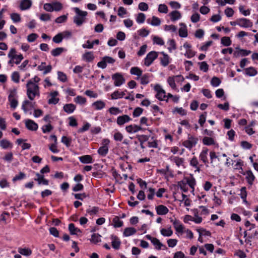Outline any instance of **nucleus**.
Returning a JSON list of instances; mask_svg holds the SVG:
<instances>
[{
	"instance_id": "1",
	"label": "nucleus",
	"mask_w": 258,
	"mask_h": 258,
	"mask_svg": "<svg viewBox=\"0 0 258 258\" xmlns=\"http://www.w3.org/2000/svg\"><path fill=\"white\" fill-rule=\"evenodd\" d=\"M26 88L27 95L30 100H33L36 96H40L39 87L37 84L33 83L32 80L27 82Z\"/></svg>"
},
{
	"instance_id": "2",
	"label": "nucleus",
	"mask_w": 258,
	"mask_h": 258,
	"mask_svg": "<svg viewBox=\"0 0 258 258\" xmlns=\"http://www.w3.org/2000/svg\"><path fill=\"white\" fill-rule=\"evenodd\" d=\"M74 10L77 14L74 18V22L77 26H81L85 22V17L87 15L86 11H82L78 8H75Z\"/></svg>"
},
{
	"instance_id": "3",
	"label": "nucleus",
	"mask_w": 258,
	"mask_h": 258,
	"mask_svg": "<svg viewBox=\"0 0 258 258\" xmlns=\"http://www.w3.org/2000/svg\"><path fill=\"white\" fill-rule=\"evenodd\" d=\"M17 90L15 89L10 91L8 96V100L10 103V107L13 109H15L18 104V101L17 99Z\"/></svg>"
},
{
	"instance_id": "4",
	"label": "nucleus",
	"mask_w": 258,
	"mask_h": 258,
	"mask_svg": "<svg viewBox=\"0 0 258 258\" xmlns=\"http://www.w3.org/2000/svg\"><path fill=\"white\" fill-rule=\"evenodd\" d=\"M198 138L192 136L188 135L187 140L182 143L183 146L190 150L193 147L195 146L198 142Z\"/></svg>"
},
{
	"instance_id": "5",
	"label": "nucleus",
	"mask_w": 258,
	"mask_h": 258,
	"mask_svg": "<svg viewBox=\"0 0 258 258\" xmlns=\"http://www.w3.org/2000/svg\"><path fill=\"white\" fill-rule=\"evenodd\" d=\"M110 141L107 139H105L102 140V145L98 150V153L102 156H105L108 153V145L109 144Z\"/></svg>"
},
{
	"instance_id": "6",
	"label": "nucleus",
	"mask_w": 258,
	"mask_h": 258,
	"mask_svg": "<svg viewBox=\"0 0 258 258\" xmlns=\"http://www.w3.org/2000/svg\"><path fill=\"white\" fill-rule=\"evenodd\" d=\"M115 60L113 58L105 56L102 58L101 61L97 63V66L101 69H105L107 67V63L113 64L115 62Z\"/></svg>"
},
{
	"instance_id": "7",
	"label": "nucleus",
	"mask_w": 258,
	"mask_h": 258,
	"mask_svg": "<svg viewBox=\"0 0 258 258\" xmlns=\"http://www.w3.org/2000/svg\"><path fill=\"white\" fill-rule=\"evenodd\" d=\"M158 57V53L156 51L150 52L146 56L144 60V64L146 66H150L154 60Z\"/></svg>"
},
{
	"instance_id": "8",
	"label": "nucleus",
	"mask_w": 258,
	"mask_h": 258,
	"mask_svg": "<svg viewBox=\"0 0 258 258\" xmlns=\"http://www.w3.org/2000/svg\"><path fill=\"white\" fill-rule=\"evenodd\" d=\"M112 79L114 80V85L118 87L125 83V79L123 76L118 73H115L112 76Z\"/></svg>"
},
{
	"instance_id": "9",
	"label": "nucleus",
	"mask_w": 258,
	"mask_h": 258,
	"mask_svg": "<svg viewBox=\"0 0 258 258\" xmlns=\"http://www.w3.org/2000/svg\"><path fill=\"white\" fill-rule=\"evenodd\" d=\"M170 222L172 223L176 231L179 233H182L183 232L184 226L181 223L179 220L175 218L174 219L170 218Z\"/></svg>"
},
{
	"instance_id": "10",
	"label": "nucleus",
	"mask_w": 258,
	"mask_h": 258,
	"mask_svg": "<svg viewBox=\"0 0 258 258\" xmlns=\"http://www.w3.org/2000/svg\"><path fill=\"white\" fill-rule=\"evenodd\" d=\"M146 237L148 240H151V242L153 243V244L155 246V248L158 250H160L161 249V247L162 246L164 247L165 248H166V247L165 245H163L160 240L155 237H152L150 235H147L146 236Z\"/></svg>"
},
{
	"instance_id": "11",
	"label": "nucleus",
	"mask_w": 258,
	"mask_h": 258,
	"mask_svg": "<svg viewBox=\"0 0 258 258\" xmlns=\"http://www.w3.org/2000/svg\"><path fill=\"white\" fill-rule=\"evenodd\" d=\"M35 102H31L26 100L23 102L22 109L25 113H27L29 110L35 108Z\"/></svg>"
},
{
	"instance_id": "12",
	"label": "nucleus",
	"mask_w": 258,
	"mask_h": 258,
	"mask_svg": "<svg viewBox=\"0 0 258 258\" xmlns=\"http://www.w3.org/2000/svg\"><path fill=\"white\" fill-rule=\"evenodd\" d=\"M237 25L241 27L248 28L252 26V23L248 19L241 18L236 20Z\"/></svg>"
},
{
	"instance_id": "13",
	"label": "nucleus",
	"mask_w": 258,
	"mask_h": 258,
	"mask_svg": "<svg viewBox=\"0 0 258 258\" xmlns=\"http://www.w3.org/2000/svg\"><path fill=\"white\" fill-rule=\"evenodd\" d=\"M126 132L130 134H134L137 133L139 131L143 130V128L139 125L136 124H131L127 125L125 127Z\"/></svg>"
},
{
	"instance_id": "14",
	"label": "nucleus",
	"mask_w": 258,
	"mask_h": 258,
	"mask_svg": "<svg viewBox=\"0 0 258 258\" xmlns=\"http://www.w3.org/2000/svg\"><path fill=\"white\" fill-rule=\"evenodd\" d=\"M132 120V118L127 115H123L119 116L117 118L116 122L118 125L121 126L125 124V123L128 122Z\"/></svg>"
},
{
	"instance_id": "15",
	"label": "nucleus",
	"mask_w": 258,
	"mask_h": 258,
	"mask_svg": "<svg viewBox=\"0 0 258 258\" xmlns=\"http://www.w3.org/2000/svg\"><path fill=\"white\" fill-rule=\"evenodd\" d=\"M58 92L57 91L51 92L50 93V98L49 99L48 101V103L49 104H57L59 100V99L56 97V96H58Z\"/></svg>"
},
{
	"instance_id": "16",
	"label": "nucleus",
	"mask_w": 258,
	"mask_h": 258,
	"mask_svg": "<svg viewBox=\"0 0 258 258\" xmlns=\"http://www.w3.org/2000/svg\"><path fill=\"white\" fill-rule=\"evenodd\" d=\"M175 78H181V81H184V78L181 75H177V76H173V77H168L167 79V82H168V84L169 85V86L173 89H175L176 88V85L175 83Z\"/></svg>"
},
{
	"instance_id": "17",
	"label": "nucleus",
	"mask_w": 258,
	"mask_h": 258,
	"mask_svg": "<svg viewBox=\"0 0 258 258\" xmlns=\"http://www.w3.org/2000/svg\"><path fill=\"white\" fill-rule=\"evenodd\" d=\"M25 125L29 130L31 131H36L38 127L36 123L29 119L25 120Z\"/></svg>"
},
{
	"instance_id": "18",
	"label": "nucleus",
	"mask_w": 258,
	"mask_h": 258,
	"mask_svg": "<svg viewBox=\"0 0 258 258\" xmlns=\"http://www.w3.org/2000/svg\"><path fill=\"white\" fill-rule=\"evenodd\" d=\"M111 245L115 249H118L120 248L121 242L118 237L116 235L111 236Z\"/></svg>"
},
{
	"instance_id": "19",
	"label": "nucleus",
	"mask_w": 258,
	"mask_h": 258,
	"mask_svg": "<svg viewBox=\"0 0 258 258\" xmlns=\"http://www.w3.org/2000/svg\"><path fill=\"white\" fill-rule=\"evenodd\" d=\"M156 212L159 215H164L169 212L168 209L164 205H160L156 207Z\"/></svg>"
},
{
	"instance_id": "20",
	"label": "nucleus",
	"mask_w": 258,
	"mask_h": 258,
	"mask_svg": "<svg viewBox=\"0 0 258 258\" xmlns=\"http://www.w3.org/2000/svg\"><path fill=\"white\" fill-rule=\"evenodd\" d=\"M208 151L209 150L207 148H204L200 154V160L202 161L203 163L206 165L208 163V160L207 158Z\"/></svg>"
},
{
	"instance_id": "21",
	"label": "nucleus",
	"mask_w": 258,
	"mask_h": 258,
	"mask_svg": "<svg viewBox=\"0 0 258 258\" xmlns=\"http://www.w3.org/2000/svg\"><path fill=\"white\" fill-rule=\"evenodd\" d=\"M76 105L72 103L66 104L63 106V110L67 113H73L76 109Z\"/></svg>"
},
{
	"instance_id": "22",
	"label": "nucleus",
	"mask_w": 258,
	"mask_h": 258,
	"mask_svg": "<svg viewBox=\"0 0 258 258\" xmlns=\"http://www.w3.org/2000/svg\"><path fill=\"white\" fill-rule=\"evenodd\" d=\"M36 175L37 176V178H35V180L38 181V183L39 184H42L44 185H48V183H49L48 180L44 178L43 175H42L38 173H37L36 174Z\"/></svg>"
},
{
	"instance_id": "23",
	"label": "nucleus",
	"mask_w": 258,
	"mask_h": 258,
	"mask_svg": "<svg viewBox=\"0 0 258 258\" xmlns=\"http://www.w3.org/2000/svg\"><path fill=\"white\" fill-rule=\"evenodd\" d=\"M137 230L134 227H127L124 229L123 235L124 237H128L135 234Z\"/></svg>"
},
{
	"instance_id": "24",
	"label": "nucleus",
	"mask_w": 258,
	"mask_h": 258,
	"mask_svg": "<svg viewBox=\"0 0 258 258\" xmlns=\"http://www.w3.org/2000/svg\"><path fill=\"white\" fill-rule=\"evenodd\" d=\"M32 5L31 0H22L20 4V9L21 10L29 9Z\"/></svg>"
},
{
	"instance_id": "25",
	"label": "nucleus",
	"mask_w": 258,
	"mask_h": 258,
	"mask_svg": "<svg viewBox=\"0 0 258 258\" xmlns=\"http://www.w3.org/2000/svg\"><path fill=\"white\" fill-rule=\"evenodd\" d=\"M169 159L171 161L174 162L178 167H179L180 165H182L184 162L183 158H180L177 156H172L169 158Z\"/></svg>"
},
{
	"instance_id": "26",
	"label": "nucleus",
	"mask_w": 258,
	"mask_h": 258,
	"mask_svg": "<svg viewBox=\"0 0 258 258\" xmlns=\"http://www.w3.org/2000/svg\"><path fill=\"white\" fill-rule=\"evenodd\" d=\"M161 53L163 55V56L160 58L161 64L163 66L166 67L169 63V56L164 52H162Z\"/></svg>"
},
{
	"instance_id": "27",
	"label": "nucleus",
	"mask_w": 258,
	"mask_h": 258,
	"mask_svg": "<svg viewBox=\"0 0 258 258\" xmlns=\"http://www.w3.org/2000/svg\"><path fill=\"white\" fill-rule=\"evenodd\" d=\"M83 59L86 62H91L94 59L93 52L89 51L85 53L82 56Z\"/></svg>"
},
{
	"instance_id": "28",
	"label": "nucleus",
	"mask_w": 258,
	"mask_h": 258,
	"mask_svg": "<svg viewBox=\"0 0 258 258\" xmlns=\"http://www.w3.org/2000/svg\"><path fill=\"white\" fill-rule=\"evenodd\" d=\"M246 175V179L247 180V182L249 184L252 185L253 184V182L255 179V177L250 170L247 171L245 173Z\"/></svg>"
},
{
	"instance_id": "29",
	"label": "nucleus",
	"mask_w": 258,
	"mask_h": 258,
	"mask_svg": "<svg viewBox=\"0 0 258 258\" xmlns=\"http://www.w3.org/2000/svg\"><path fill=\"white\" fill-rule=\"evenodd\" d=\"M251 53L250 50H247L245 49H239V51H235L233 53V55L234 57H238L239 55L241 56H247Z\"/></svg>"
},
{
	"instance_id": "30",
	"label": "nucleus",
	"mask_w": 258,
	"mask_h": 258,
	"mask_svg": "<svg viewBox=\"0 0 258 258\" xmlns=\"http://www.w3.org/2000/svg\"><path fill=\"white\" fill-rule=\"evenodd\" d=\"M92 106L94 107L96 110H101L105 106V103L102 100H98L92 103Z\"/></svg>"
},
{
	"instance_id": "31",
	"label": "nucleus",
	"mask_w": 258,
	"mask_h": 258,
	"mask_svg": "<svg viewBox=\"0 0 258 258\" xmlns=\"http://www.w3.org/2000/svg\"><path fill=\"white\" fill-rule=\"evenodd\" d=\"M80 161L84 164L91 163L93 159L90 155H84L79 157Z\"/></svg>"
},
{
	"instance_id": "32",
	"label": "nucleus",
	"mask_w": 258,
	"mask_h": 258,
	"mask_svg": "<svg viewBox=\"0 0 258 258\" xmlns=\"http://www.w3.org/2000/svg\"><path fill=\"white\" fill-rule=\"evenodd\" d=\"M169 15L170 16V19L172 21H175L180 19L181 17L180 13L177 11H173L171 12L169 14Z\"/></svg>"
},
{
	"instance_id": "33",
	"label": "nucleus",
	"mask_w": 258,
	"mask_h": 258,
	"mask_svg": "<svg viewBox=\"0 0 258 258\" xmlns=\"http://www.w3.org/2000/svg\"><path fill=\"white\" fill-rule=\"evenodd\" d=\"M190 165L192 167H195L196 170L195 171L200 172L201 169L199 165V162L197 158L196 157H194L190 161Z\"/></svg>"
},
{
	"instance_id": "34",
	"label": "nucleus",
	"mask_w": 258,
	"mask_h": 258,
	"mask_svg": "<svg viewBox=\"0 0 258 258\" xmlns=\"http://www.w3.org/2000/svg\"><path fill=\"white\" fill-rule=\"evenodd\" d=\"M245 74L249 76H255L257 72L255 68L253 67H249L246 68L245 70Z\"/></svg>"
},
{
	"instance_id": "35",
	"label": "nucleus",
	"mask_w": 258,
	"mask_h": 258,
	"mask_svg": "<svg viewBox=\"0 0 258 258\" xmlns=\"http://www.w3.org/2000/svg\"><path fill=\"white\" fill-rule=\"evenodd\" d=\"M203 143L205 145L211 146L215 144V141L211 137H205L203 139Z\"/></svg>"
},
{
	"instance_id": "36",
	"label": "nucleus",
	"mask_w": 258,
	"mask_h": 258,
	"mask_svg": "<svg viewBox=\"0 0 258 258\" xmlns=\"http://www.w3.org/2000/svg\"><path fill=\"white\" fill-rule=\"evenodd\" d=\"M156 97L161 101L165 100L167 102H168V98H166V92L164 90H163L162 91H160V92L157 93L156 95Z\"/></svg>"
},
{
	"instance_id": "37",
	"label": "nucleus",
	"mask_w": 258,
	"mask_h": 258,
	"mask_svg": "<svg viewBox=\"0 0 258 258\" xmlns=\"http://www.w3.org/2000/svg\"><path fill=\"white\" fill-rule=\"evenodd\" d=\"M0 146L3 149H7L8 148H12L13 144L8 140L3 139L0 141Z\"/></svg>"
},
{
	"instance_id": "38",
	"label": "nucleus",
	"mask_w": 258,
	"mask_h": 258,
	"mask_svg": "<svg viewBox=\"0 0 258 258\" xmlns=\"http://www.w3.org/2000/svg\"><path fill=\"white\" fill-rule=\"evenodd\" d=\"M18 252L25 256H29L32 254V250L29 248H21L19 247L18 248Z\"/></svg>"
},
{
	"instance_id": "39",
	"label": "nucleus",
	"mask_w": 258,
	"mask_h": 258,
	"mask_svg": "<svg viewBox=\"0 0 258 258\" xmlns=\"http://www.w3.org/2000/svg\"><path fill=\"white\" fill-rule=\"evenodd\" d=\"M113 225L115 228L120 227L123 225V222L120 220L118 216H115L112 219Z\"/></svg>"
},
{
	"instance_id": "40",
	"label": "nucleus",
	"mask_w": 258,
	"mask_h": 258,
	"mask_svg": "<svg viewBox=\"0 0 258 258\" xmlns=\"http://www.w3.org/2000/svg\"><path fill=\"white\" fill-rule=\"evenodd\" d=\"M69 230L72 235L77 234L78 232H81L79 228L75 227L73 223H70L69 225Z\"/></svg>"
},
{
	"instance_id": "41",
	"label": "nucleus",
	"mask_w": 258,
	"mask_h": 258,
	"mask_svg": "<svg viewBox=\"0 0 258 258\" xmlns=\"http://www.w3.org/2000/svg\"><path fill=\"white\" fill-rule=\"evenodd\" d=\"M64 49L62 47H57L52 49L51 51V54L53 56H57L64 51Z\"/></svg>"
},
{
	"instance_id": "42",
	"label": "nucleus",
	"mask_w": 258,
	"mask_h": 258,
	"mask_svg": "<svg viewBox=\"0 0 258 258\" xmlns=\"http://www.w3.org/2000/svg\"><path fill=\"white\" fill-rule=\"evenodd\" d=\"M161 234L164 236H170L173 234V231L171 230V228H169L168 229L162 228L160 230Z\"/></svg>"
},
{
	"instance_id": "43",
	"label": "nucleus",
	"mask_w": 258,
	"mask_h": 258,
	"mask_svg": "<svg viewBox=\"0 0 258 258\" xmlns=\"http://www.w3.org/2000/svg\"><path fill=\"white\" fill-rule=\"evenodd\" d=\"M183 27H181L179 30V35L181 37H186L187 36V29L184 24H181Z\"/></svg>"
},
{
	"instance_id": "44",
	"label": "nucleus",
	"mask_w": 258,
	"mask_h": 258,
	"mask_svg": "<svg viewBox=\"0 0 258 258\" xmlns=\"http://www.w3.org/2000/svg\"><path fill=\"white\" fill-rule=\"evenodd\" d=\"M186 184H188V185L193 189H194V186L196 184V180L193 177L186 178Z\"/></svg>"
},
{
	"instance_id": "45",
	"label": "nucleus",
	"mask_w": 258,
	"mask_h": 258,
	"mask_svg": "<svg viewBox=\"0 0 258 258\" xmlns=\"http://www.w3.org/2000/svg\"><path fill=\"white\" fill-rule=\"evenodd\" d=\"M177 186L180 187V188L183 190L184 192H186L188 190V188L186 185V183L185 181L183 180L180 181L178 182Z\"/></svg>"
},
{
	"instance_id": "46",
	"label": "nucleus",
	"mask_w": 258,
	"mask_h": 258,
	"mask_svg": "<svg viewBox=\"0 0 258 258\" xmlns=\"http://www.w3.org/2000/svg\"><path fill=\"white\" fill-rule=\"evenodd\" d=\"M61 142L64 144L67 147L70 146L72 143V139L66 136H62Z\"/></svg>"
},
{
	"instance_id": "47",
	"label": "nucleus",
	"mask_w": 258,
	"mask_h": 258,
	"mask_svg": "<svg viewBox=\"0 0 258 258\" xmlns=\"http://www.w3.org/2000/svg\"><path fill=\"white\" fill-rule=\"evenodd\" d=\"M131 73L140 77L142 76V71L138 67H133L131 69Z\"/></svg>"
},
{
	"instance_id": "48",
	"label": "nucleus",
	"mask_w": 258,
	"mask_h": 258,
	"mask_svg": "<svg viewBox=\"0 0 258 258\" xmlns=\"http://www.w3.org/2000/svg\"><path fill=\"white\" fill-rule=\"evenodd\" d=\"M62 39L63 34L60 33L53 37L52 41L55 43H59L62 41Z\"/></svg>"
},
{
	"instance_id": "49",
	"label": "nucleus",
	"mask_w": 258,
	"mask_h": 258,
	"mask_svg": "<svg viewBox=\"0 0 258 258\" xmlns=\"http://www.w3.org/2000/svg\"><path fill=\"white\" fill-rule=\"evenodd\" d=\"M74 101L78 104H84L86 102V99L81 96H77L75 99Z\"/></svg>"
},
{
	"instance_id": "50",
	"label": "nucleus",
	"mask_w": 258,
	"mask_h": 258,
	"mask_svg": "<svg viewBox=\"0 0 258 258\" xmlns=\"http://www.w3.org/2000/svg\"><path fill=\"white\" fill-rule=\"evenodd\" d=\"M198 64L200 65V69L204 72H207L209 70V65L206 61H202L199 62Z\"/></svg>"
},
{
	"instance_id": "51",
	"label": "nucleus",
	"mask_w": 258,
	"mask_h": 258,
	"mask_svg": "<svg viewBox=\"0 0 258 258\" xmlns=\"http://www.w3.org/2000/svg\"><path fill=\"white\" fill-rule=\"evenodd\" d=\"M101 236L98 233H94L92 235L91 241L94 243H97L101 241Z\"/></svg>"
},
{
	"instance_id": "52",
	"label": "nucleus",
	"mask_w": 258,
	"mask_h": 258,
	"mask_svg": "<svg viewBox=\"0 0 258 258\" xmlns=\"http://www.w3.org/2000/svg\"><path fill=\"white\" fill-rule=\"evenodd\" d=\"M11 18L15 23L19 22L21 20L20 15L18 13L11 14Z\"/></svg>"
},
{
	"instance_id": "53",
	"label": "nucleus",
	"mask_w": 258,
	"mask_h": 258,
	"mask_svg": "<svg viewBox=\"0 0 258 258\" xmlns=\"http://www.w3.org/2000/svg\"><path fill=\"white\" fill-rule=\"evenodd\" d=\"M221 43L225 46H228L231 45V41L229 37L225 36L221 38Z\"/></svg>"
},
{
	"instance_id": "54",
	"label": "nucleus",
	"mask_w": 258,
	"mask_h": 258,
	"mask_svg": "<svg viewBox=\"0 0 258 258\" xmlns=\"http://www.w3.org/2000/svg\"><path fill=\"white\" fill-rule=\"evenodd\" d=\"M221 82V81L220 79L216 77H213L211 81V84L214 87L218 86L220 84Z\"/></svg>"
},
{
	"instance_id": "55",
	"label": "nucleus",
	"mask_w": 258,
	"mask_h": 258,
	"mask_svg": "<svg viewBox=\"0 0 258 258\" xmlns=\"http://www.w3.org/2000/svg\"><path fill=\"white\" fill-rule=\"evenodd\" d=\"M158 11L160 13L166 14L168 12V8L165 4H160L159 5Z\"/></svg>"
},
{
	"instance_id": "56",
	"label": "nucleus",
	"mask_w": 258,
	"mask_h": 258,
	"mask_svg": "<svg viewBox=\"0 0 258 258\" xmlns=\"http://www.w3.org/2000/svg\"><path fill=\"white\" fill-rule=\"evenodd\" d=\"M58 79L62 82H65L67 80V77L65 74L61 72H58Z\"/></svg>"
},
{
	"instance_id": "57",
	"label": "nucleus",
	"mask_w": 258,
	"mask_h": 258,
	"mask_svg": "<svg viewBox=\"0 0 258 258\" xmlns=\"http://www.w3.org/2000/svg\"><path fill=\"white\" fill-rule=\"evenodd\" d=\"M137 138H138L140 143H144L149 140V136L147 135H137Z\"/></svg>"
},
{
	"instance_id": "58",
	"label": "nucleus",
	"mask_w": 258,
	"mask_h": 258,
	"mask_svg": "<svg viewBox=\"0 0 258 258\" xmlns=\"http://www.w3.org/2000/svg\"><path fill=\"white\" fill-rule=\"evenodd\" d=\"M146 16L143 13H139L137 18V22L138 23H143L145 20Z\"/></svg>"
},
{
	"instance_id": "59",
	"label": "nucleus",
	"mask_w": 258,
	"mask_h": 258,
	"mask_svg": "<svg viewBox=\"0 0 258 258\" xmlns=\"http://www.w3.org/2000/svg\"><path fill=\"white\" fill-rule=\"evenodd\" d=\"M85 94L87 96L91 97V98H97L98 97V94L94 92V91L90 90H87L85 92Z\"/></svg>"
},
{
	"instance_id": "60",
	"label": "nucleus",
	"mask_w": 258,
	"mask_h": 258,
	"mask_svg": "<svg viewBox=\"0 0 258 258\" xmlns=\"http://www.w3.org/2000/svg\"><path fill=\"white\" fill-rule=\"evenodd\" d=\"M169 47L168 48L169 51L171 52L172 50L176 49V43L174 39L170 40L168 41Z\"/></svg>"
},
{
	"instance_id": "61",
	"label": "nucleus",
	"mask_w": 258,
	"mask_h": 258,
	"mask_svg": "<svg viewBox=\"0 0 258 258\" xmlns=\"http://www.w3.org/2000/svg\"><path fill=\"white\" fill-rule=\"evenodd\" d=\"M53 129L52 126L49 123L48 124L42 126V130L43 133L50 132Z\"/></svg>"
},
{
	"instance_id": "62",
	"label": "nucleus",
	"mask_w": 258,
	"mask_h": 258,
	"mask_svg": "<svg viewBox=\"0 0 258 258\" xmlns=\"http://www.w3.org/2000/svg\"><path fill=\"white\" fill-rule=\"evenodd\" d=\"M149 82V76L144 75L141 78V83L143 85H146Z\"/></svg>"
},
{
	"instance_id": "63",
	"label": "nucleus",
	"mask_w": 258,
	"mask_h": 258,
	"mask_svg": "<svg viewBox=\"0 0 258 258\" xmlns=\"http://www.w3.org/2000/svg\"><path fill=\"white\" fill-rule=\"evenodd\" d=\"M161 24V21L159 18L153 16L152 17L151 24L153 26H159Z\"/></svg>"
},
{
	"instance_id": "64",
	"label": "nucleus",
	"mask_w": 258,
	"mask_h": 258,
	"mask_svg": "<svg viewBox=\"0 0 258 258\" xmlns=\"http://www.w3.org/2000/svg\"><path fill=\"white\" fill-rule=\"evenodd\" d=\"M143 109L140 107H137L133 111V115L134 117L139 116L143 112Z\"/></svg>"
}]
</instances>
